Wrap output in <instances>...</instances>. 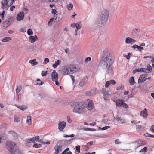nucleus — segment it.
Here are the masks:
<instances>
[{"label":"nucleus","instance_id":"423d86ee","mask_svg":"<svg viewBox=\"0 0 154 154\" xmlns=\"http://www.w3.org/2000/svg\"><path fill=\"white\" fill-rule=\"evenodd\" d=\"M15 0H2L1 2V3L2 5V8H4L7 6H11L14 2Z\"/></svg>","mask_w":154,"mask_h":154},{"label":"nucleus","instance_id":"4d7b16f0","mask_svg":"<svg viewBox=\"0 0 154 154\" xmlns=\"http://www.w3.org/2000/svg\"><path fill=\"white\" fill-rule=\"evenodd\" d=\"M67 119L68 122L69 123H70L72 122V121L70 119V118L69 117L67 116Z\"/></svg>","mask_w":154,"mask_h":154},{"label":"nucleus","instance_id":"a878e982","mask_svg":"<svg viewBox=\"0 0 154 154\" xmlns=\"http://www.w3.org/2000/svg\"><path fill=\"white\" fill-rule=\"evenodd\" d=\"M34 139V141H36L37 142H40L41 143H42V139H39V136H37L33 137Z\"/></svg>","mask_w":154,"mask_h":154},{"label":"nucleus","instance_id":"c756f323","mask_svg":"<svg viewBox=\"0 0 154 154\" xmlns=\"http://www.w3.org/2000/svg\"><path fill=\"white\" fill-rule=\"evenodd\" d=\"M11 40V38L9 37H6L4 38V39L2 40L3 42H7L9 40Z\"/></svg>","mask_w":154,"mask_h":154},{"label":"nucleus","instance_id":"5fc2aeb1","mask_svg":"<svg viewBox=\"0 0 154 154\" xmlns=\"http://www.w3.org/2000/svg\"><path fill=\"white\" fill-rule=\"evenodd\" d=\"M85 131H94V129L89 128H86L85 129Z\"/></svg>","mask_w":154,"mask_h":154},{"label":"nucleus","instance_id":"cd10ccee","mask_svg":"<svg viewBox=\"0 0 154 154\" xmlns=\"http://www.w3.org/2000/svg\"><path fill=\"white\" fill-rule=\"evenodd\" d=\"M130 85H133L135 83V81L134 79V78L133 77H131L129 80Z\"/></svg>","mask_w":154,"mask_h":154},{"label":"nucleus","instance_id":"8fccbe9b","mask_svg":"<svg viewBox=\"0 0 154 154\" xmlns=\"http://www.w3.org/2000/svg\"><path fill=\"white\" fill-rule=\"evenodd\" d=\"M91 60V58L90 57H87L85 60V62H87L88 61H90Z\"/></svg>","mask_w":154,"mask_h":154},{"label":"nucleus","instance_id":"ea45409f","mask_svg":"<svg viewBox=\"0 0 154 154\" xmlns=\"http://www.w3.org/2000/svg\"><path fill=\"white\" fill-rule=\"evenodd\" d=\"M109 82L110 84H112L114 85L116 84V82L114 80H111L109 81Z\"/></svg>","mask_w":154,"mask_h":154},{"label":"nucleus","instance_id":"c9c22d12","mask_svg":"<svg viewBox=\"0 0 154 154\" xmlns=\"http://www.w3.org/2000/svg\"><path fill=\"white\" fill-rule=\"evenodd\" d=\"M76 28L78 29H80L82 27V25L80 23L78 22L76 23Z\"/></svg>","mask_w":154,"mask_h":154},{"label":"nucleus","instance_id":"a19ab883","mask_svg":"<svg viewBox=\"0 0 154 154\" xmlns=\"http://www.w3.org/2000/svg\"><path fill=\"white\" fill-rule=\"evenodd\" d=\"M49 62V60L48 58H46L45 59L44 61V64H47Z\"/></svg>","mask_w":154,"mask_h":154},{"label":"nucleus","instance_id":"2f4dec72","mask_svg":"<svg viewBox=\"0 0 154 154\" xmlns=\"http://www.w3.org/2000/svg\"><path fill=\"white\" fill-rule=\"evenodd\" d=\"M20 121V118L17 116H15L14 119V121L15 122H18Z\"/></svg>","mask_w":154,"mask_h":154},{"label":"nucleus","instance_id":"4468645a","mask_svg":"<svg viewBox=\"0 0 154 154\" xmlns=\"http://www.w3.org/2000/svg\"><path fill=\"white\" fill-rule=\"evenodd\" d=\"M24 13L23 11H21L19 13L17 16L16 18L17 20L20 21L23 20L24 17Z\"/></svg>","mask_w":154,"mask_h":154},{"label":"nucleus","instance_id":"dca6fc26","mask_svg":"<svg viewBox=\"0 0 154 154\" xmlns=\"http://www.w3.org/2000/svg\"><path fill=\"white\" fill-rule=\"evenodd\" d=\"M9 134H11L14 140L17 139L18 137V134L14 131H10L8 132Z\"/></svg>","mask_w":154,"mask_h":154},{"label":"nucleus","instance_id":"b1692460","mask_svg":"<svg viewBox=\"0 0 154 154\" xmlns=\"http://www.w3.org/2000/svg\"><path fill=\"white\" fill-rule=\"evenodd\" d=\"M29 63H31L33 66L36 65L38 64V62L36 61V59H35L30 60Z\"/></svg>","mask_w":154,"mask_h":154},{"label":"nucleus","instance_id":"3c124183","mask_svg":"<svg viewBox=\"0 0 154 154\" xmlns=\"http://www.w3.org/2000/svg\"><path fill=\"white\" fill-rule=\"evenodd\" d=\"M138 47H139V46L136 44L132 46V48L134 49L136 48L138 49Z\"/></svg>","mask_w":154,"mask_h":154},{"label":"nucleus","instance_id":"1a4fd4ad","mask_svg":"<svg viewBox=\"0 0 154 154\" xmlns=\"http://www.w3.org/2000/svg\"><path fill=\"white\" fill-rule=\"evenodd\" d=\"M69 68V70H70V74H72L77 71L79 70L78 68L77 67V65L75 64H70L68 65Z\"/></svg>","mask_w":154,"mask_h":154},{"label":"nucleus","instance_id":"6e6552de","mask_svg":"<svg viewBox=\"0 0 154 154\" xmlns=\"http://www.w3.org/2000/svg\"><path fill=\"white\" fill-rule=\"evenodd\" d=\"M52 80L55 82V84L57 86L59 85V84L58 81V75L55 70H53L51 73Z\"/></svg>","mask_w":154,"mask_h":154},{"label":"nucleus","instance_id":"4be33fe9","mask_svg":"<svg viewBox=\"0 0 154 154\" xmlns=\"http://www.w3.org/2000/svg\"><path fill=\"white\" fill-rule=\"evenodd\" d=\"M95 94V91L94 90H90L86 93V95L88 96H93Z\"/></svg>","mask_w":154,"mask_h":154},{"label":"nucleus","instance_id":"2eb2a0df","mask_svg":"<svg viewBox=\"0 0 154 154\" xmlns=\"http://www.w3.org/2000/svg\"><path fill=\"white\" fill-rule=\"evenodd\" d=\"M147 74H145L141 75L138 80V83H142L146 80V77L147 76Z\"/></svg>","mask_w":154,"mask_h":154},{"label":"nucleus","instance_id":"c03bdc74","mask_svg":"<svg viewBox=\"0 0 154 154\" xmlns=\"http://www.w3.org/2000/svg\"><path fill=\"white\" fill-rule=\"evenodd\" d=\"M56 19H55L54 18V17H53V18H51L50 19V21L48 22V24H50V25H51L52 23H51V22H52L54 20H56Z\"/></svg>","mask_w":154,"mask_h":154},{"label":"nucleus","instance_id":"e433bc0d","mask_svg":"<svg viewBox=\"0 0 154 154\" xmlns=\"http://www.w3.org/2000/svg\"><path fill=\"white\" fill-rule=\"evenodd\" d=\"M147 147H145L143 148V149H141L140 151V152H146L147 151Z\"/></svg>","mask_w":154,"mask_h":154},{"label":"nucleus","instance_id":"79ce46f5","mask_svg":"<svg viewBox=\"0 0 154 154\" xmlns=\"http://www.w3.org/2000/svg\"><path fill=\"white\" fill-rule=\"evenodd\" d=\"M146 69L147 70V71H148V73L150 72H151L152 67L150 65H149L148 66L147 68Z\"/></svg>","mask_w":154,"mask_h":154},{"label":"nucleus","instance_id":"473e14b6","mask_svg":"<svg viewBox=\"0 0 154 154\" xmlns=\"http://www.w3.org/2000/svg\"><path fill=\"white\" fill-rule=\"evenodd\" d=\"M22 87L21 86H17L16 90V93H18L21 90Z\"/></svg>","mask_w":154,"mask_h":154},{"label":"nucleus","instance_id":"9b49d317","mask_svg":"<svg viewBox=\"0 0 154 154\" xmlns=\"http://www.w3.org/2000/svg\"><path fill=\"white\" fill-rule=\"evenodd\" d=\"M61 72L62 74L64 75H66L70 74V70L68 65L63 66L61 69Z\"/></svg>","mask_w":154,"mask_h":154},{"label":"nucleus","instance_id":"20e7f679","mask_svg":"<svg viewBox=\"0 0 154 154\" xmlns=\"http://www.w3.org/2000/svg\"><path fill=\"white\" fill-rule=\"evenodd\" d=\"M6 146L11 154H21V151L13 142L10 141H7Z\"/></svg>","mask_w":154,"mask_h":154},{"label":"nucleus","instance_id":"4c0bfd02","mask_svg":"<svg viewBox=\"0 0 154 154\" xmlns=\"http://www.w3.org/2000/svg\"><path fill=\"white\" fill-rule=\"evenodd\" d=\"M34 139L32 137V138L28 139L27 140V142L28 143H31V142H34Z\"/></svg>","mask_w":154,"mask_h":154},{"label":"nucleus","instance_id":"7c9ffc66","mask_svg":"<svg viewBox=\"0 0 154 154\" xmlns=\"http://www.w3.org/2000/svg\"><path fill=\"white\" fill-rule=\"evenodd\" d=\"M73 7V5L72 4H69L66 6L67 8L69 10H71Z\"/></svg>","mask_w":154,"mask_h":154},{"label":"nucleus","instance_id":"774afa93","mask_svg":"<svg viewBox=\"0 0 154 154\" xmlns=\"http://www.w3.org/2000/svg\"><path fill=\"white\" fill-rule=\"evenodd\" d=\"M116 119L118 121H121L122 120V119L121 118L119 117H117Z\"/></svg>","mask_w":154,"mask_h":154},{"label":"nucleus","instance_id":"5701e85b","mask_svg":"<svg viewBox=\"0 0 154 154\" xmlns=\"http://www.w3.org/2000/svg\"><path fill=\"white\" fill-rule=\"evenodd\" d=\"M87 81V78H84L82 79L79 83V85L80 87L84 86Z\"/></svg>","mask_w":154,"mask_h":154},{"label":"nucleus","instance_id":"c85d7f7f","mask_svg":"<svg viewBox=\"0 0 154 154\" xmlns=\"http://www.w3.org/2000/svg\"><path fill=\"white\" fill-rule=\"evenodd\" d=\"M51 13L54 14L53 17H54V18L55 19H57V16L56 14V10L55 9H52V10Z\"/></svg>","mask_w":154,"mask_h":154},{"label":"nucleus","instance_id":"de8ad7c7","mask_svg":"<svg viewBox=\"0 0 154 154\" xmlns=\"http://www.w3.org/2000/svg\"><path fill=\"white\" fill-rule=\"evenodd\" d=\"M150 130L152 132L154 133V125H152L150 128Z\"/></svg>","mask_w":154,"mask_h":154},{"label":"nucleus","instance_id":"6ab92c4d","mask_svg":"<svg viewBox=\"0 0 154 154\" xmlns=\"http://www.w3.org/2000/svg\"><path fill=\"white\" fill-rule=\"evenodd\" d=\"M29 42L31 43H33L35 41L38 40V37L36 35L30 36L29 37Z\"/></svg>","mask_w":154,"mask_h":154},{"label":"nucleus","instance_id":"49530a36","mask_svg":"<svg viewBox=\"0 0 154 154\" xmlns=\"http://www.w3.org/2000/svg\"><path fill=\"white\" fill-rule=\"evenodd\" d=\"M110 128V127L109 126H106L103 127L102 128L103 130H106Z\"/></svg>","mask_w":154,"mask_h":154},{"label":"nucleus","instance_id":"a211bd4d","mask_svg":"<svg viewBox=\"0 0 154 154\" xmlns=\"http://www.w3.org/2000/svg\"><path fill=\"white\" fill-rule=\"evenodd\" d=\"M147 111V109L144 108V110H142L140 112V115L144 118H146L148 115Z\"/></svg>","mask_w":154,"mask_h":154},{"label":"nucleus","instance_id":"f704fd0d","mask_svg":"<svg viewBox=\"0 0 154 154\" xmlns=\"http://www.w3.org/2000/svg\"><path fill=\"white\" fill-rule=\"evenodd\" d=\"M33 32L32 30L29 29L27 31V34L28 35H31L33 34Z\"/></svg>","mask_w":154,"mask_h":154},{"label":"nucleus","instance_id":"9d476101","mask_svg":"<svg viewBox=\"0 0 154 154\" xmlns=\"http://www.w3.org/2000/svg\"><path fill=\"white\" fill-rule=\"evenodd\" d=\"M62 141L58 142L55 146L54 149L55 150L54 154H58L59 152H61L62 151L61 148L62 146Z\"/></svg>","mask_w":154,"mask_h":154},{"label":"nucleus","instance_id":"f257e3e1","mask_svg":"<svg viewBox=\"0 0 154 154\" xmlns=\"http://www.w3.org/2000/svg\"><path fill=\"white\" fill-rule=\"evenodd\" d=\"M114 57L109 52H107L105 54L101 62V66L103 68L106 69L108 72L112 70L111 66L114 62Z\"/></svg>","mask_w":154,"mask_h":154},{"label":"nucleus","instance_id":"393cba45","mask_svg":"<svg viewBox=\"0 0 154 154\" xmlns=\"http://www.w3.org/2000/svg\"><path fill=\"white\" fill-rule=\"evenodd\" d=\"M26 123L27 124L29 125H31L32 124L31 117L30 116H28L27 117Z\"/></svg>","mask_w":154,"mask_h":154},{"label":"nucleus","instance_id":"e2e57ef3","mask_svg":"<svg viewBox=\"0 0 154 154\" xmlns=\"http://www.w3.org/2000/svg\"><path fill=\"white\" fill-rule=\"evenodd\" d=\"M50 2H57L58 0H48Z\"/></svg>","mask_w":154,"mask_h":154},{"label":"nucleus","instance_id":"f3484780","mask_svg":"<svg viewBox=\"0 0 154 154\" xmlns=\"http://www.w3.org/2000/svg\"><path fill=\"white\" fill-rule=\"evenodd\" d=\"M87 101L88 103V109L89 110H90L93 109L94 106L93 102L92 100L89 99H87Z\"/></svg>","mask_w":154,"mask_h":154},{"label":"nucleus","instance_id":"09e8293b","mask_svg":"<svg viewBox=\"0 0 154 154\" xmlns=\"http://www.w3.org/2000/svg\"><path fill=\"white\" fill-rule=\"evenodd\" d=\"M128 55H124V56L125 57H126L127 59H129L130 57V53H128Z\"/></svg>","mask_w":154,"mask_h":154},{"label":"nucleus","instance_id":"603ef678","mask_svg":"<svg viewBox=\"0 0 154 154\" xmlns=\"http://www.w3.org/2000/svg\"><path fill=\"white\" fill-rule=\"evenodd\" d=\"M76 26V23H73L70 25V26L73 28H75Z\"/></svg>","mask_w":154,"mask_h":154},{"label":"nucleus","instance_id":"864d4df0","mask_svg":"<svg viewBox=\"0 0 154 154\" xmlns=\"http://www.w3.org/2000/svg\"><path fill=\"white\" fill-rule=\"evenodd\" d=\"M115 143L116 144L121 143V142H120L119 139H116L115 141Z\"/></svg>","mask_w":154,"mask_h":154},{"label":"nucleus","instance_id":"052dcab7","mask_svg":"<svg viewBox=\"0 0 154 154\" xmlns=\"http://www.w3.org/2000/svg\"><path fill=\"white\" fill-rule=\"evenodd\" d=\"M148 136H146L147 137H150L152 138H154V135H151L150 134H147Z\"/></svg>","mask_w":154,"mask_h":154},{"label":"nucleus","instance_id":"37998d69","mask_svg":"<svg viewBox=\"0 0 154 154\" xmlns=\"http://www.w3.org/2000/svg\"><path fill=\"white\" fill-rule=\"evenodd\" d=\"M76 149L77 152L79 153L80 152V146L78 145L76 147Z\"/></svg>","mask_w":154,"mask_h":154},{"label":"nucleus","instance_id":"39448f33","mask_svg":"<svg viewBox=\"0 0 154 154\" xmlns=\"http://www.w3.org/2000/svg\"><path fill=\"white\" fill-rule=\"evenodd\" d=\"M85 104L83 102H75L73 109V112L78 114H82L86 111Z\"/></svg>","mask_w":154,"mask_h":154},{"label":"nucleus","instance_id":"338daca9","mask_svg":"<svg viewBox=\"0 0 154 154\" xmlns=\"http://www.w3.org/2000/svg\"><path fill=\"white\" fill-rule=\"evenodd\" d=\"M15 8V7L14 6H12L10 8V10L11 11H13L14 8Z\"/></svg>","mask_w":154,"mask_h":154},{"label":"nucleus","instance_id":"7ed1b4c3","mask_svg":"<svg viewBox=\"0 0 154 154\" xmlns=\"http://www.w3.org/2000/svg\"><path fill=\"white\" fill-rule=\"evenodd\" d=\"M109 16V12L106 9H104L99 14V18L97 22L98 26H103L106 23Z\"/></svg>","mask_w":154,"mask_h":154},{"label":"nucleus","instance_id":"13d9d810","mask_svg":"<svg viewBox=\"0 0 154 154\" xmlns=\"http://www.w3.org/2000/svg\"><path fill=\"white\" fill-rule=\"evenodd\" d=\"M5 14V11H4L1 14V17L2 18H4V15Z\"/></svg>","mask_w":154,"mask_h":154},{"label":"nucleus","instance_id":"f03ea898","mask_svg":"<svg viewBox=\"0 0 154 154\" xmlns=\"http://www.w3.org/2000/svg\"><path fill=\"white\" fill-rule=\"evenodd\" d=\"M114 57L109 52H107L105 54L101 62V66L103 68L106 69L108 72L112 70L111 66L114 62Z\"/></svg>","mask_w":154,"mask_h":154},{"label":"nucleus","instance_id":"ddd939ff","mask_svg":"<svg viewBox=\"0 0 154 154\" xmlns=\"http://www.w3.org/2000/svg\"><path fill=\"white\" fill-rule=\"evenodd\" d=\"M58 129L60 131H62L65 128L66 125V122L64 121H59L58 123Z\"/></svg>","mask_w":154,"mask_h":154},{"label":"nucleus","instance_id":"412c9836","mask_svg":"<svg viewBox=\"0 0 154 154\" xmlns=\"http://www.w3.org/2000/svg\"><path fill=\"white\" fill-rule=\"evenodd\" d=\"M15 106L17 107L23 111L25 110L28 108L27 106H26L25 105H23L22 106H18L15 104Z\"/></svg>","mask_w":154,"mask_h":154},{"label":"nucleus","instance_id":"680f3d73","mask_svg":"<svg viewBox=\"0 0 154 154\" xmlns=\"http://www.w3.org/2000/svg\"><path fill=\"white\" fill-rule=\"evenodd\" d=\"M143 72H145L146 73L148 72V71L146 68H143Z\"/></svg>","mask_w":154,"mask_h":154},{"label":"nucleus","instance_id":"bb28decb","mask_svg":"<svg viewBox=\"0 0 154 154\" xmlns=\"http://www.w3.org/2000/svg\"><path fill=\"white\" fill-rule=\"evenodd\" d=\"M61 63V61L60 60H58L57 61H56L55 63L53 65V67L54 68H56L57 66Z\"/></svg>","mask_w":154,"mask_h":154},{"label":"nucleus","instance_id":"69168bd1","mask_svg":"<svg viewBox=\"0 0 154 154\" xmlns=\"http://www.w3.org/2000/svg\"><path fill=\"white\" fill-rule=\"evenodd\" d=\"M70 77H71V78L73 82V83L74 82V79H75L74 77L72 75H71Z\"/></svg>","mask_w":154,"mask_h":154},{"label":"nucleus","instance_id":"a18cd8bd","mask_svg":"<svg viewBox=\"0 0 154 154\" xmlns=\"http://www.w3.org/2000/svg\"><path fill=\"white\" fill-rule=\"evenodd\" d=\"M110 85V84L109 81H107L106 82L105 86L106 88H108Z\"/></svg>","mask_w":154,"mask_h":154},{"label":"nucleus","instance_id":"0eeeda50","mask_svg":"<svg viewBox=\"0 0 154 154\" xmlns=\"http://www.w3.org/2000/svg\"><path fill=\"white\" fill-rule=\"evenodd\" d=\"M116 103V106L118 107H122L125 108H128V105L124 102L122 99H118L116 101H114Z\"/></svg>","mask_w":154,"mask_h":154},{"label":"nucleus","instance_id":"f8f14e48","mask_svg":"<svg viewBox=\"0 0 154 154\" xmlns=\"http://www.w3.org/2000/svg\"><path fill=\"white\" fill-rule=\"evenodd\" d=\"M146 143L145 141L141 140H139L135 142L134 143V149H136L142 145H145Z\"/></svg>","mask_w":154,"mask_h":154},{"label":"nucleus","instance_id":"72a5a7b5","mask_svg":"<svg viewBox=\"0 0 154 154\" xmlns=\"http://www.w3.org/2000/svg\"><path fill=\"white\" fill-rule=\"evenodd\" d=\"M33 147L35 148H38L41 147L42 145L36 143L33 145Z\"/></svg>","mask_w":154,"mask_h":154},{"label":"nucleus","instance_id":"0e129e2a","mask_svg":"<svg viewBox=\"0 0 154 154\" xmlns=\"http://www.w3.org/2000/svg\"><path fill=\"white\" fill-rule=\"evenodd\" d=\"M137 72H142L143 71V68H140L137 69Z\"/></svg>","mask_w":154,"mask_h":154},{"label":"nucleus","instance_id":"58836bf2","mask_svg":"<svg viewBox=\"0 0 154 154\" xmlns=\"http://www.w3.org/2000/svg\"><path fill=\"white\" fill-rule=\"evenodd\" d=\"M47 74V71H43L42 72L41 75L42 76H46Z\"/></svg>","mask_w":154,"mask_h":154},{"label":"nucleus","instance_id":"6e6d98bb","mask_svg":"<svg viewBox=\"0 0 154 154\" xmlns=\"http://www.w3.org/2000/svg\"><path fill=\"white\" fill-rule=\"evenodd\" d=\"M20 31L23 32H25L26 31V28H22L21 29Z\"/></svg>","mask_w":154,"mask_h":154},{"label":"nucleus","instance_id":"bf43d9fd","mask_svg":"<svg viewBox=\"0 0 154 154\" xmlns=\"http://www.w3.org/2000/svg\"><path fill=\"white\" fill-rule=\"evenodd\" d=\"M96 124V123L95 122H93L92 123H90L89 125L91 126H94Z\"/></svg>","mask_w":154,"mask_h":154},{"label":"nucleus","instance_id":"aec40b11","mask_svg":"<svg viewBox=\"0 0 154 154\" xmlns=\"http://www.w3.org/2000/svg\"><path fill=\"white\" fill-rule=\"evenodd\" d=\"M135 42V40L129 37L126 38L125 41V43L128 44H132L133 43H134Z\"/></svg>","mask_w":154,"mask_h":154}]
</instances>
